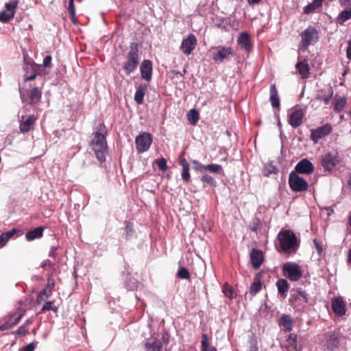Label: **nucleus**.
<instances>
[{
	"instance_id": "obj_58",
	"label": "nucleus",
	"mask_w": 351,
	"mask_h": 351,
	"mask_svg": "<svg viewBox=\"0 0 351 351\" xmlns=\"http://www.w3.org/2000/svg\"><path fill=\"white\" fill-rule=\"evenodd\" d=\"M58 250V247L53 246L51 248L49 256L52 258H55L56 256V251Z\"/></svg>"
},
{
	"instance_id": "obj_36",
	"label": "nucleus",
	"mask_w": 351,
	"mask_h": 351,
	"mask_svg": "<svg viewBox=\"0 0 351 351\" xmlns=\"http://www.w3.org/2000/svg\"><path fill=\"white\" fill-rule=\"evenodd\" d=\"M322 4V3L320 2V0H313L311 3H309L304 8V13L306 14L313 13Z\"/></svg>"
},
{
	"instance_id": "obj_18",
	"label": "nucleus",
	"mask_w": 351,
	"mask_h": 351,
	"mask_svg": "<svg viewBox=\"0 0 351 351\" xmlns=\"http://www.w3.org/2000/svg\"><path fill=\"white\" fill-rule=\"evenodd\" d=\"M331 307L336 315L341 317L346 314V304L341 298H332Z\"/></svg>"
},
{
	"instance_id": "obj_64",
	"label": "nucleus",
	"mask_w": 351,
	"mask_h": 351,
	"mask_svg": "<svg viewBox=\"0 0 351 351\" xmlns=\"http://www.w3.org/2000/svg\"><path fill=\"white\" fill-rule=\"evenodd\" d=\"M347 261L351 265V248L348 250L347 254Z\"/></svg>"
},
{
	"instance_id": "obj_42",
	"label": "nucleus",
	"mask_w": 351,
	"mask_h": 351,
	"mask_svg": "<svg viewBox=\"0 0 351 351\" xmlns=\"http://www.w3.org/2000/svg\"><path fill=\"white\" fill-rule=\"evenodd\" d=\"M261 228V221L258 218H254L252 219V223L250 225V230L252 232H254L256 233L258 232V231Z\"/></svg>"
},
{
	"instance_id": "obj_54",
	"label": "nucleus",
	"mask_w": 351,
	"mask_h": 351,
	"mask_svg": "<svg viewBox=\"0 0 351 351\" xmlns=\"http://www.w3.org/2000/svg\"><path fill=\"white\" fill-rule=\"evenodd\" d=\"M12 327H13V324H12V323L10 321H8V322L3 323V324H1L0 326V330H8Z\"/></svg>"
},
{
	"instance_id": "obj_3",
	"label": "nucleus",
	"mask_w": 351,
	"mask_h": 351,
	"mask_svg": "<svg viewBox=\"0 0 351 351\" xmlns=\"http://www.w3.org/2000/svg\"><path fill=\"white\" fill-rule=\"evenodd\" d=\"M301 40L299 43V51L305 52L310 45L317 43L319 39V32L314 27L309 25L300 34Z\"/></svg>"
},
{
	"instance_id": "obj_47",
	"label": "nucleus",
	"mask_w": 351,
	"mask_h": 351,
	"mask_svg": "<svg viewBox=\"0 0 351 351\" xmlns=\"http://www.w3.org/2000/svg\"><path fill=\"white\" fill-rule=\"evenodd\" d=\"M126 239L130 238L134 233L133 224L130 222H127L125 228Z\"/></svg>"
},
{
	"instance_id": "obj_52",
	"label": "nucleus",
	"mask_w": 351,
	"mask_h": 351,
	"mask_svg": "<svg viewBox=\"0 0 351 351\" xmlns=\"http://www.w3.org/2000/svg\"><path fill=\"white\" fill-rule=\"evenodd\" d=\"M313 244L315 245V247L316 249V251H317L318 255L321 256L322 253V247L321 244L317 241V239L313 240Z\"/></svg>"
},
{
	"instance_id": "obj_23",
	"label": "nucleus",
	"mask_w": 351,
	"mask_h": 351,
	"mask_svg": "<svg viewBox=\"0 0 351 351\" xmlns=\"http://www.w3.org/2000/svg\"><path fill=\"white\" fill-rule=\"evenodd\" d=\"M295 68L302 79H306L308 77L310 67L306 60L298 62L295 65Z\"/></svg>"
},
{
	"instance_id": "obj_29",
	"label": "nucleus",
	"mask_w": 351,
	"mask_h": 351,
	"mask_svg": "<svg viewBox=\"0 0 351 351\" xmlns=\"http://www.w3.org/2000/svg\"><path fill=\"white\" fill-rule=\"evenodd\" d=\"M334 100V110L337 112L343 111L347 104L346 97L335 95Z\"/></svg>"
},
{
	"instance_id": "obj_63",
	"label": "nucleus",
	"mask_w": 351,
	"mask_h": 351,
	"mask_svg": "<svg viewBox=\"0 0 351 351\" xmlns=\"http://www.w3.org/2000/svg\"><path fill=\"white\" fill-rule=\"evenodd\" d=\"M37 76V74L36 73H34L29 76H27L25 79V82H28V81H32V80H34L36 79Z\"/></svg>"
},
{
	"instance_id": "obj_45",
	"label": "nucleus",
	"mask_w": 351,
	"mask_h": 351,
	"mask_svg": "<svg viewBox=\"0 0 351 351\" xmlns=\"http://www.w3.org/2000/svg\"><path fill=\"white\" fill-rule=\"evenodd\" d=\"M156 163L160 171H165L167 170V160L164 158L157 159Z\"/></svg>"
},
{
	"instance_id": "obj_38",
	"label": "nucleus",
	"mask_w": 351,
	"mask_h": 351,
	"mask_svg": "<svg viewBox=\"0 0 351 351\" xmlns=\"http://www.w3.org/2000/svg\"><path fill=\"white\" fill-rule=\"evenodd\" d=\"M261 288L262 284L261 280L258 279L251 284L250 287V293L254 296L261 291Z\"/></svg>"
},
{
	"instance_id": "obj_32",
	"label": "nucleus",
	"mask_w": 351,
	"mask_h": 351,
	"mask_svg": "<svg viewBox=\"0 0 351 351\" xmlns=\"http://www.w3.org/2000/svg\"><path fill=\"white\" fill-rule=\"evenodd\" d=\"M208 171L212 173L220 176L224 175V171L221 165L218 164H209L206 165V172Z\"/></svg>"
},
{
	"instance_id": "obj_27",
	"label": "nucleus",
	"mask_w": 351,
	"mask_h": 351,
	"mask_svg": "<svg viewBox=\"0 0 351 351\" xmlns=\"http://www.w3.org/2000/svg\"><path fill=\"white\" fill-rule=\"evenodd\" d=\"M162 344L157 339H148L145 343L146 351H162Z\"/></svg>"
},
{
	"instance_id": "obj_21",
	"label": "nucleus",
	"mask_w": 351,
	"mask_h": 351,
	"mask_svg": "<svg viewBox=\"0 0 351 351\" xmlns=\"http://www.w3.org/2000/svg\"><path fill=\"white\" fill-rule=\"evenodd\" d=\"M269 100L271 106L274 108L279 109L280 108V98L278 90L275 84H272L269 87Z\"/></svg>"
},
{
	"instance_id": "obj_25",
	"label": "nucleus",
	"mask_w": 351,
	"mask_h": 351,
	"mask_svg": "<svg viewBox=\"0 0 351 351\" xmlns=\"http://www.w3.org/2000/svg\"><path fill=\"white\" fill-rule=\"evenodd\" d=\"M337 160L333 155H324L322 160V165L323 168L328 171H331L335 165Z\"/></svg>"
},
{
	"instance_id": "obj_19",
	"label": "nucleus",
	"mask_w": 351,
	"mask_h": 351,
	"mask_svg": "<svg viewBox=\"0 0 351 351\" xmlns=\"http://www.w3.org/2000/svg\"><path fill=\"white\" fill-rule=\"evenodd\" d=\"M152 63L149 60H144L141 66H140V71L141 74V77L149 82L152 77Z\"/></svg>"
},
{
	"instance_id": "obj_50",
	"label": "nucleus",
	"mask_w": 351,
	"mask_h": 351,
	"mask_svg": "<svg viewBox=\"0 0 351 351\" xmlns=\"http://www.w3.org/2000/svg\"><path fill=\"white\" fill-rule=\"evenodd\" d=\"M202 341H201L202 351H205L209 347L208 342V335L205 333H203L202 335Z\"/></svg>"
},
{
	"instance_id": "obj_53",
	"label": "nucleus",
	"mask_w": 351,
	"mask_h": 351,
	"mask_svg": "<svg viewBox=\"0 0 351 351\" xmlns=\"http://www.w3.org/2000/svg\"><path fill=\"white\" fill-rule=\"evenodd\" d=\"M15 333L19 335H25V334L27 333L25 325L21 326L15 332Z\"/></svg>"
},
{
	"instance_id": "obj_60",
	"label": "nucleus",
	"mask_w": 351,
	"mask_h": 351,
	"mask_svg": "<svg viewBox=\"0 0 351 351\" xmlns=\"http://www.w3.org/2000/svg\"><path fill=\"white\" fill-rule=\"evenodd\" d=\"M39 293L47 299L51 295V291H47L45 288L40 291Z\"/></svg>"
},
{
	"instance_id": "obj_7",
	"label": "nucleus",
	"mask_w": 351,
	"mask_h": 351,
	"mask_svg": "<svg viewBox=\"0 0 351 351\" xmlns=\"http://www.w3.org/2000/svg\"><path fill=\"white\" fill-rule=\"evenodd\" d=\"M308 295L305 291L297 290V291L291 295L289 301L294 308L301 311H304L306 304L308 303Z\"/></svg>"
},
{
	"instance_id": "obj_20",
	"label": "nucleus",
	"mask_w": 351,
	"mask_h": 351,
	"mask_svg": "<svg viewBox=\"0 0 351 351\" xmlns=\"http://www.w3.org/2000/svg\"><path fill=\"white\" fill-rule=\"evenodd\" d=\"M340 345V339L339 336L335 333H328L326 335L325 346L327 349L333 351Z\"/></svg>"
},
{
	"instance_id": "obj_59",
	"label": "nucleus",
	"mask_w": 351,
	"mask_h": 351,
	"mask_svg": "<svg viewBox=\"0 0 351 351\" xmlns=\"http://www.w3.org/2000/svg\"><path fill=\"white\" fill-rule=\"evenodd\" d=\"M21 315H19L18 316L12 317L10 322L12 323V324H13V326H14L19 322V321L21 320Z\"/></svg>"
},
{
	"instance_id": "obj_11",
	"label": "nucleus",
	"mask_w": 351,
	"mask_h": 351,
	"mask_svg": "<svg viewBox=\"0 0 351 351\" xmlns=\"http://www.w3.org/2000/svg\"><path fill=\"white\" fill-rule=\"evenodd\" d=\"M152 142V137L149 133L143 132L136 138V149L140 152L148 150Z\"/></svg>"
},
{
	"instance_id": "obj_22",
	"label": "nucleus",
	"mask_w": 351,
	"mask_h": 351,
	"mask_svg": "<svg viewBox=\"0 0 351 351\" xmlns=\"http://www.w3.org/2000/svg\"><path fill=\"white\" fill-rule=\"evenodd\" d=\"M237 41L242 49H244L247 51L251 50L252 45L250 42V38L247 32L241 33Z\"/></svg>"
},
{
	"instance_id": "obj_44",
	"label": "nucleus",
	"mask_w": 351,
	"mask_h": 351,
	"mask_svg": "<svg viewBox=\"0 0 351 351\" xmlns=\"http://www.w3.org/2000/svg\"><path fill=\"white\" fill-rule=\"evenodd\" d=\"M177 275L181 279L187 280L190 278V273L185 267H180L178 271Z\"/></svg>"
},
{
	"instance_id": "obj_6",
	"label": "nucleus",
	"mask_w": 351,
	"mask_h": 351,
	"mask_svg": "<svg viewBox=\"0 0 351 351\" xmlns=\"http://www.w3.org/2000/svg\"><path fill=\"white\" fill-rule=\"evenodd\" d=\"M290 189L295 193L304 192L308 190V182L295 172H291L289 176Z\"/></svg>"
},
{
	"instance_id": "obj_39",
	"label": "nucleus",
	"mask_w": 351,
	"mask_h": 351,
	"mask_svg": "<svg viewBox=\"0 0 351 351\" xmlns=\"http://www.w3.org/2000/svg\"><path fill=\"white\" fill-rule=\"evenodd\" d=\"M68 10L69 12V16H70L71 21L73 23L76 24L77 19L75 17V5H74V0L69 1Z\"/></svg>"
},
{
	"instance_id": "obj_17",
	"label": "nucleus",
	"mask_w": 351,
	"mask_h": 351,
	"mask_svg": "<svg viewBox=\"0 0 351 351\" xmlns=\"http://www.w3.org/2000/svg\"><path fill=\"white\" fill-rule=\"evenodd\" d=\"M250 261L254 269H258L264 261V255L261 250L253 248L250 252Z\"/></svg>"
},
{
	"instance_id": "obj_56",
	"label": "nucleus",
	"mask_w": 351,
	"mask_h": 351,
	"mask_svg": "<svg viewBox=\"0 0 351 351\" xmlns=\"http://www.w3.org/2000/svg\"><path fill=\"white\" fill-rule=\"evenodd\" d=\"M54 264L49 259L45 260L42 262L40 267L45 268L46 267H53Z\"/></svg>"
},
{
	"instance_id": "obj_5",
	"label": "nucleus",
	"mask_w": 351,
	"mask_h": 351,
	"mask_svg": "<svg viewBox=\"0 0 351 351\" xmlns=\"http://www.w3.org/2000/svg\"><path fill=\"white\" fill-rule=\"evenodd\" d=\"M282 274L291 282L298 281L302 276L301 267L294 262H286L282 266Z\"/></svg>"
},
{
	"instance_id": "obj_35",
	"label": "nucleus",
	"mask_w": 351,
	"mask_h": 351,
	"mask_svg": "<svg viewBox=\"0 0 351 351\" xmlns=\"http://www.w3.org/2000/svg\"><path fill=\"white\" fill-rule=\"evenodd\" d=\"M278 171V170L276 167H275L271 162H269L265 165L263 169V175L268 177L272 173L276 174Z\"/></svg>"
},
{
	"instance_id": "obj_62",
	"label": "nucleus",
	"mask_w": 351,
	"mask_h": 351,
	"mask_svg": "<svg viewBox=\"0 0 351 351\" xmlns=\"http://www.w3.org/2000/svg\"><path fill=\"white\" fill-rule=\"evenodd\" d=\"M171 73H173V77H178L179 76H183V75L186 73V71L184 69L183 70L184 73L176 71H172Z\"/></svg>"
},
{
	"instance_id": "obj_46",
	"label": "nucleus",
	"mask_w": 351,
	"mask_h": 351,
	"mask_svg": "<svg viewBox=\"0 0 351 351\" xmlns=\"http://www.w3.org/2000/svg\"><path fill=\"white\" fill-rule=\"evenodd\" d=\"M125 286L129 290L133 291L137 288L138 282L134 278H130L128 281H126Z\"/></svg>"
},
{
	"instance_id": "obj_37",
	"label": "nucleus",
	"mask_w": 351,
	"mask_h": 351,
	"mask_svg": "<svg viewBox=\"0 0 351 351\" xmlns=\"http://www.w3.org/2000/svg\"><path fill=\"white\" fill-rule=\"evenodd\" d=\"M187 118L192 125H195L199 119V112L195 109H191L187 114Z\"/></svg>"
},
{
	"instance_id": "obj_41",
	"label": "nucleus",
	"mask_w": 351,
	"mask_h": 351,
	"mask_svg": "<svg viewBox=\"0 0 351 351\" xmlns=\"http://www.w3.org/2000/svg\"><path fill=\"white\" fill-rule=\"evenodd\" d=\"M333 95V90L332 88L330 87L328 90V94L324 95H318L317 97V99L319 101H324L325 104L328 105L329 104L330 99Z\"/></svg>"
},
{
	"instance_id": "obj_55",
	"label": "nucleus",
	"mask_w": 351,
	"mask_h": 351,
	"mask_svg": "<svg viewBox=\"0 0 351 351\" xmlns=\"http://www.w3.org/2000/svg\"><path fill=\"white\" fill-rule=\"evenodd\" d=\"M51 56H46L43 59V65L45 67H51Z\"/></svg>"
},
{
	"instance_id": "obj_14",
	"label": "nucleus",
	"mask_w": 351,
	"mask_h": 351,
	"mask_svg": "<svg viewBox=\"0 0 351 351\" xmlns=\"http://www.w3.org/2000/svg\"><path fill=\"white\" fill-rule=\"evenodd\" d=\"M314 171V166L313 163L308 159H302L295 167L294 171L298 175L306 174L309 175Z\"/></svg>"
},
{
	"instance_id": "obj_34",
	"label": "nucleus",
	"mask_w": 351,
	"mask_h": 351,
	"mask_svg": "<svg viewBox=\"0 0 351 351\" xmlns=\"http://www.w3.org/2000/svg\"><path fill=\"white\" fill-rule=\"evenodd\" d=\"M222 293L230 300L235 298L237 296L234 289L228 282L223 284L222 287Z\"/></svg>"
},
{
	"instance_id": "obj_9",
	"label": "nucleus",
	"mask_w": 351,
	"mask_h": 351,
	"mask_svg": "<svg viewBox=\"0 0 351 351\" xmlns=\"http://www.w3.org/2000/svg\"><path fill=\"white\" fill-rule=\"evenodd\" d=\"M217 49V51L212 54V59L216 63H221L234 55V51L230 47L219 46Z\"/></svg>"
},
{
	"instance_id": "obj_16",
	"label": "nucleus",
	"mask_w": 351,
	"mask_h": 351,
	"mask_svg": "<svg viewBox=\"0 0 351 351\" xmlns=\"http://www.w3.org/2000/svg\"><path fill=\"white\" fill-rule=\"evenodd\" d=\"M304 113L300 108L294 109L289 116V123L294 128L302 125Z\"/></svg>"
},
{
	"instance_id": "obj_12",
	"label": "nucleus",
	"mask_w": 351,
	"mask_h": 351,
	"mask_svg": "<svg viewBox=\"0 0 351 351\" xmlns=\"http://www.w3.org/2000/svg\"><path fill=\"white\" fill-rule=\"evenodd\" d=\"M197 44V40L193 34H189L187 37L182 40L180 50L184 54L189 56L191 54Z\"/></svg>"
},
{
	"instance_id": "obj_8",
	"label": "nucleus",
	"mask_w": 351,
	"mask_h": 351,
	"mask_svg": "<svg viewBox=\"0 0 351 351\" xmlns=\"http://www.w3.org/2000/svg\"><path fill=\"white\" fill-rule=\"evenodd\" d=\"M19 92L22 99H24L26 95L28 97L29 100V103L32 106L38 104L40 101L42 90L38 87H34L29 90L20 88Z\"/></svg>"
},
{
	"instance_id": "obj_31",
	"label": "nucleus",
	"mask_w": 351,
	"mask_h": 351,
	"mask_svg": "<svg viewBox=\"0 0 351 351\" xmlns=\"http://www.w3.org/2000/svg\"><path fill=\"white\" fill-rule=\"evenodd\" d=\"M147 90L146 85H140L135 94H134V101L138 104H142L143 103V98Z\"/></svg>"
},
{
	"instance_id": "obj_4",
	"label": "nucleus",
	"mask_w": 351,
	"mask_h": 351,
	"mask_svg": "<svg viewBox=\"0 0 351 351\" xmlns=\"http://www.w3.org/2000/svg\"><path fill=\"white\" fill-rule=\"evenodd\" d=\"M139 64L138 47L136 43H132L130 51L127 53L126 61L123 64V69L126 75H130L138 67Z\"/></svg>"
},
{
	"instance_id": "obj_33",
	"label": "nucleus",
	"mask_w": 351,
	"mask_h": 351,
	"mask_svg": "<svg viewBox=\"0 0 351 351\" xmlns=\"http://www.w3.org/2000/svg\"><path fill=\"white\" fill-rule=\"evenodd\" d=\"M351 19V7L341 11L337 18V21L342 25Z\"/></svg>"
},
{
	"instance_id": "obj_43",
	"label": "nucleus",
	"mask_w": 351,
	"mask_h": 351,
	"mask_svg": "<svg viewBox=\"0 0 351 351\" xmlns=\"http://www.w3.org/2000/svg\"><path fill=\"white\" fill-rule=\"evenodd\" d=\"M47 311H53L56 312L58 311V308L53 304V302H46L41 308L40 313H44Z\"/></svg>"
},
{
	"instance_id": "obj_1",
	"label": "nucleus",
	"mask_w": 351,
	"mask_h": 351,
	"mask_svg": "<svg viewBox=\"0 0 351 351\" xmlns=\"http://www.w3.org/2000/svg\"><path fill=\"white\" fill-rule=\"evenodd\" d=\"M278 251L284 254H295L300 245V240L291 230L282 229L277 235Z\"/></svg>"
},
{
	"instance_id": "obj_10",
	"label": "nucleus",
	"mask_w": 351,
	"mask_h": 351,
	"mask_svg": "<svg viewBox=\"0 0 351 351\" xmlns=\"http://www.w3.org/2000/svg\"><path fill=\"white\" fill-rule=\"evenodd\" d=\"M332 132V127L329 123H326L320 127L311 130V139L317 143L319 139L328 136Z\"/></svg>"
},
{
	"instance_id": "obj_51",
	"label": "nucleus",
	"mask_w": 351,
	"mask_h": 351,
	"mask_svg": "<svg viewBox=\"0 0 351 351\" xmlns=\"http://www.w3.org/2000/svg\"><path fill=\"white\" fill-rule=\"evenodd\" d=\"M38 344V341H35L34 342L28 343L23 348V351H34Z\"/></svg>"
},
{
	"instance_id": "obj_28",
	"label": "nucleus",
	"mask_w": 351,
	"mask_h": 351,
	"mask_svg": "<svg viewBox=\"0 0 351 351\" xmlns=\"http://www.w3.org/2000/svg\"><path fill=\"white\" fill-rule=\"evenodd\" d=\"M44 228L38 227L27 232L25 234L27 241H31L36 239H40L43 235Z\"/></svg>"
},
{
	"instance_id": "obj_48",
	"label": "nucleus",
	"mask_w": 351,
	"mask_h": 351,
	"mask_svg": "<svg viewBox=\"0 0 351 351\" xmlns=\"http://www.w3.org/2000/svg\"><path fill=\"white\" fill-rule=\"evenodd\" d=\"M193 168L195 171H199L200 173L206 172V165H202V163L196 160H193Z\"/></svg>"
},
{
	"instance_id": "obj_13",
	"label": "nucleus",
	"mask_w": 351,
	"mask_h": 351,
	"mask_svg": "<svg viewBox=\"0 0 351 351\" xmlns=\"http://www.w3.org/2000/svg\"><path fill=\"white\" fill-rule=\"evenodd\" d=\"M6 10L0 12V21L2 23H8L14 16L16 9L18 6V1H13L5 3Z\"/></svg>"
},
{
	"instance_id": "obj_24",
	"label": "nucleus",
	"mask_w": 351,
	"mask_h": 351,
	"mask_svg": "<svg viewBox=\"0 0 351 351\" xmlns=\"http://www.w3.org/2000/svg\"><path fill=\"white\" fill-rule=\"evenodd\" d=\"M279 326L284 330L290 332L293 329V318L289 315H282L279 319Z\"/></svg>"
},
{
	"instance_id": "obj_30",
	"label": "nucleus",
	"mask_w": 351,
	"mask_h": 351,
	"mask_svg": "<svg viewBox=\"0 0 351 351\" xmlns=\"http://www.w3.org/2000/svg\"><path fill=\"white\" fill-rule=\"evenodd\" d=\"M276 287L279 294H280L281 297L285 298L289 288L287 281L283 278L279 279L276 282Z\"/></svg>"
},
{
	"instance_id": "obj_26",
	"label": "nucleus",
	"mask_w": 351,
	"mask_h": 351,
	"mask_svg": "<svg viewBox=\"0 0 351 351\" xmlns=\"http://www.w3.org/2000/svg\"><path fill=\"white\" fill-rule=\"evenodd\" d=\"M180 165L182 166V179L183 180L184 182L186 184H188L191 182V175L189 173V164L186 161V159L182 158L180 160Z\"/></svg>"
},
{
	"instance_id": "obj_57",
	"label": "nucleus",
	"mask_w": 351,
	"mask_h": 351,
	"mask_svg": "<svg viewBox=\"0 0 351 351\" xmlns=\"http://www.w3.org/2000/svg\"><path fill=\"white\" fill-rule=\"evenodd\" d=\"M347 58L351 60V40L348 42V47L346 49Z\"/></svg>"
},
{
	"instance_id": "obj_15",
	"label": "nucleus",
	"mask_w": 351,
	"mask_h": 351,
	"mask_svg": "<svg viewBox=\"0 0 351 351\" xmlns=\"http://www.w3.org/2000/svg\"><path fill=\"white\" fill-rule=\"evenodd\" d=\"M37 120V117L34 114L27 117L22 116L20 122L19 129L22 133H27L34 128Z\"/></svg>"
},
{
	"instance_id": "obj_40",
	"label": "nucleus",
	"mask_w": 351,
	"mask_h": 351,
	"mask_svg": "<svg viewBox=\"0 0 351 351\" xmlns=\"http://www.w3.org/2000/svg\"><path fill=\"white\" fill-rule=\"evenodd\" d=\"M200 180L202 182L207 184L212 187L215 188L217 186L216 180L208 174H204V176H202L200 178Z\"/></svg>"
},
{
	"instance_id": "obj_2",
	"label": "nucleus",
	"mask_w": 351,
	"mask_h": 351,
	"mask_svg": "<svg viewBox=\"0 0 351 351\" xmlns=\"http://www.w3.org/2000/svg\"><path fill=\"white\" fill-rule=\"evenodd\" d=\"M107 130L104 123H100L93 132L90 145L95 154H104L107 150Z\"/></svg>"
},
{
	"instance_id": "obj_49",
	"label": "nucleus",
	"mask_w": 351,
	"mask_h": 351,
	"mask_svg": "<svg viewBox=\"0 0 351 351\" xmlns=\"http://www.w3.org/2000/svg\"><path fill=\"white\" fill-rule=\"evenodd\" d=\"M16 232H17L16 229L13 228L9 231L2 233L1 234H2L4 240H5V241L8 242V241L10 239H11L16 233Z\"/></svg>"
},
{
	"instance_id": "obj_61",
	"label": "nucleus",
	"mask_w": 351,
	"mask_h": 351,
	"mask_svg": "<svg viewBox=\"0 0 351 351\" xmlns=\"http://www.w3.org/2000/svg\"><path fill=\"white\" fill-rule=\"evenodd\" d=\"M339 3L341 6L350 5L351 0H339Z\"/></svg>"
}]
</instances>
